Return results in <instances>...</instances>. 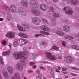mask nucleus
I'll use <instances>...</instances> for the list:
<instances>
[{
  "instance_id": "nucleus-42",
  "label": "nucleus",
  "mask_w": 79,
  "mask_h": 79,
  "mask_svg": "<svg viewBox=\"0 0 79 79\" xmlns=\"http://www.w3.org/2000/svg\"><path fill=\"white\" fill-rule=\"evenodd\" d=\"M42 21L45 23H48V21L45 19H42Z\"/></svg>"
},
{
  "instance_id": "nucleus-3",
  "label": "nucleus",
  "mask_w": 79,
  "mask_h": 79,
  "mask_svg": "<svg viewBox=\"0 0 79 79\" xmlns=\"http://www.w3.org/2000/svg\"><path fill=\"white\" fill-rule=\"evenodd\" d=\"M0 10L2 13L5 15H6L7 13H8L7 15V19L8 21H11L12 20V18L11 16L9 13H10V9L9 8H5V9L2 10L1 8H0Z\"/></svg>"
},
{
  "instance_id": "nucleus-41",
  "label": "nucleus",
  "mask_w": 79,
  "mask_h": 79,
  "mask_svg": "<svg viewBox=\"0 0 79 79\" xmlns=\"http://www.w3.org/2000/svg\"><path fill=\"white\" fill-rule=\"evenodd\" d=\"M40 69L41 70L43 69V70H45V68L43 66H41L40 67Z\"/></svg>"
},
{
  "instance_id": "nucleus-22",
  "label": "nucleus",
  "mask_w": 79,
  "mask_h": 79,
  "mask_svg": "<svg viewBox=\"0 0 79 79\" xmlns=\"http://www.w3.org/2000/svg\"><path fill=\"white\" fill-rule=\"evenodd\" d=\"M61 14L60 13H56L54 12L53 14V16L55 18L59 17L60 16Z\"/></svg>"
},
{
  "instance_id": "nucleus-61",
  "label": "nucleus",
  "mask_w": 79,
  "mask_h": 79,
  "mask_svg": "<svg viewBox=\"0 0 79 79\" xmlns=\"http://www.w3.org/2000/svg\"><path fill=\"white\" fill-rule=\"evenodd\" d=\"M52 77L54 78H55V77H56L54 75H52Z\"/></svg>"
},
{
  "instance_id": "nucleus-28",
  "label": "nucleus",
  "mask_w": 79,
  "mask_h": 79,
  "mask_svg": "<svg viewBox=\"0 0 79 79\" xmlns=\"http://www.w3.org/2000/svg\"><path fill=\"white\" fill-rule=\"evenodd\" d=\"M40 33L44 34V35H50V33H49L47 32H45V31H40Z\"/></svg>"
},
{
  "instance_id": "nucleus-32",
  "label": "nucleus",
  "mask_w": 79,
  "mask_h": 79,
  "mask_svg": "<svg viewBox=\"0 0 79 79\" xmlns=\"http://www.w3.org/2000/svg\"><path fill=\"white\" fill-rule=\"evenodd\" d=\"M35 15L36 16H38L40 15V13L39 12V11L37 10L36 11L35 13Z\"/></svg>"
},
{
  "instance_id": "nucleus-31",
  "label": "nucleus",
  "mask_w": 79,
  "mask_h": 79,
  "mask_svg": "<svg viewBox=\"0 0 79 79\" xmlns=\"http://www.w3.org/2000/svg\"><path fill=\"white\" fill-rule=\"evenodd\" d=\"M76 10L75 11L76 13L77 14H79V7H77L76 8Z\"/></svg>"
},
{
  "instance_id": "nucleus-11",
  "label": "nucleus",
  "mask_w": 79,
  "mask_h": 79,
  "mask_svg": "<svg viewBox=\"0 0 79 79\" xmlns=\"http://www.w3.org/2000/svg\"><path fill=\"white\" fill-rule=\"evenodd\" d=\"M10 9L11 11L13 13H15L17 10L16 6L14 5H12L10 6Z\"/></svg>"
},
{
  "instance_id": "nucleus-38",
  "label": "nucleus",
  "mask_w": 79,
  "mask_h": 79,
  "mask_svg": "<svg viewBox=\"0 0 79 79\" xmlns=\"http://www.w3.org/2000/svg\"><path fill=\"white\" fill-rule=\"evenodd\" d=\"M68 69L67 68H64L62 69V70L63 71H66Z\"/></svg>"
},
{
  "instance_id": "nucleus-33",
  "label": "nucleus",
  "mask_w": 79,
  "mask_h": 79,
  "mask_svg": "<svg viewBox=\"0 0 79 79\" xmlns=\"http://www.w3.org/2000/svg\"><path fill=\"white\" fill-rule=\"evenodd\" d=\"M67 3L71 5H72L73 0H68Z\"/></svg>"
},
{
  "instance_id": "nucleus-21",
  "label": "nucleus",
  "mask_w": 79,
  "mask_h": 79,
  "mask_svg": "<svg viewBox=\"0 0 79 79\" xmlns=\"http://www.w3.org/2000/svg\"><path fill=\"white\" fill-rule=\"evenodd\" d=\"M19 35L20 36L23 38H27V35L24 33H19Z\"/></svg>"
},
{
  "instance_id": "nucleus-19",
  "label": "nucleus",
  "mask_w": 79,
  "mask_h": 79,
  "mask_svg": "<svg viewBox=\"0 0 79 79\" xmlns=\"http://www.w3.org/2000/svg\"><path fill=\"white\" fill-rule=\"evenodd\" d=\"M40 8L42 10L45 11L47 10V6L44 4H42L40 5Z\"/></svg>"
},
{
  "instance_id": "nucleus-49",
  "label": "nucleus",
  "mask_w": 79,
  "mask_h": 79,
  "mask_svg": "<svg viewBox=\"0 0 79 79\" xmlns=\"http://www.w3.org/2000/svg\"><path fill=\"white\" fill-rule=\"evenodd\" d=\"M76 45H73L72 46V48L73 49H76Z\"/></svg>"
},
{
  "instance_id": "nucleus-47",
  "label": "nucleus",
  "mask_w": 79,
  "mask_h": 79,
  "mask_svg": "<svg viewBox=\"0 0 79 79\" xmlns=\"http://www.w3.org/2000/svg\"><path fill=\"white\" fill-rule=\"evenodd\" d=\"M72 69L74 70H79V68H77V67H73L72 68Z\"/></svg>"
},
{
  "instance_id": "nucleus-37",
  "label": "nucleus",
  "mask_w": 79,
  "mask_h": 79,
  "mask_svg": "<svg viewBox=\"0 0 79 79\" xmlns=\"http://www.w3.org/2000/svg\"><path fill=\"white\" fill-rule=\"evenodd\" d=\"M50 10L51 11V12H54V8L52 7H50Z\"/></svg>"
},
{
  "instance_id": "nucleus-40",
  "label": "nucleus",
  "mask_w": 79,
  "mask_h": 79,
  "mask_svg": "<svg viewBox=\"0 0 79 79\" xmlns=\"http://www.w3.org/2000/svg\"><path fill=\"white\" fill-rule=\"evenodd\" d=\"M30 65V66H32L33 65L35 64V63H34V62H30L29 63Z\"/></svg>"
},
{
  "instance_id": "nucleus-60",
  "label": "nucleus",
  "mask_w": 79,
  "mask_h": 79,
  "mask_svg": "<svg viewBox=\"0 0 79 79\" xmlns=\"http://www.w3.org/2000/svg\"><path fill=\"white\" fill-rule=\"evenodd\" d=\"M0 79H2V76L1 75V73H0Z\"/></svg>"
},
{
  "instance_id": "nucleus-34",
  "label": "nucleus",
  "mask_w": 79,
  "mask_h": 79,
  "mask_svg": "<svg viewBox=\"0 0 79 79\" xmlns=\"http://www.w3.org/2000/svg\"><path fill=\"white\" fill-rule=\"evenodd\" d=\"M18 45V44L17 42H15L13 44V46L15 47H16Z\"/></svg>"
},
{
  "instance_id": "nucleus-8",
  "label": "nucleus",
  "mask_w": 79,
  "mask_h": 79,
  "mask_svg": "<svg viewBox=\"0 0 79 79\" xmlns=\"http://www.w3.org/2000/svg\"><path fill=\"white\" fill-rule=\"evenodd\" d=\"M32 22L35 24L38 25L40 24L41 21L39 18L34 17L32 19Z\"/></svg>"
},
{
  "instance_id": "nucleus-53",
  "label": "nucleus",
  "mask_w": 79,
  "mask_h": 79,
  "mask_svg": "<svg viewBox=\"0 0 79 79\" xmlns=\"http://www.w3.org/2000/svg\"><path fill=\"white\" fill-rule=\"evenodd\" d=\"M62 44L64 46H66V44H65L64 42H63V43H62Z\"/></svg>"
},
{
  "instance_id": "nucleus-2",
  "label": "nucleus",
  "mask_w": 79,
  "mask_h": 79,
  "mask_svg": "<svg viewBox=\"0 0 79 79\" xmlns=\"http://www.w3.org/2000/svg\"><path fill=\"white\" fill-rule=\"evenodd\" d=\"M30 4L31 7L34 8L32 9L31 12L33 14H35L37 10L36 8H37L39 7L38 3L35 0H32L30 1Z\"/></svg>"
},
{
  "instance_id": "nucleus-30",
  "label": "nucleus",
  "mask_w": 79,
  "mask_h": 79,
  "mask_svg": "<svg viewBox=\"0 0 79 79\" xmlns=\"http://www.w3.org/2000/svg\"><path fill=\"white\" fill-rule=\"evenodd\" d=\"M59 48L56 46H53L52 48V49H55L57 51H59Z\"/></svg>"
},
{
  "instance_id": "nucleus-26",
  "label": "nucleus",
  "mask_w": 79,
  "mask_h": 79,
  "mask_svg": "<svg viewBox=\"0 0 79 79\" xmlns=\"http://www.w3.org/2000/svg\"><path fill=\"white\" fill-rule=\"evenodd\" d=\"M65 38L68 40H73L74 39V38L73 37L69 35H67L65 37Z\"/></svg>"
},
{
  "instance_id": "nucleus-9",
  "label": "nucleus",
  "mask_w": 79,
  "mask_h": 79,
  "mask_svg": "<svg viewBox=\"0 0 79 79\" xmlns=\"http://www.w3.org/2000/svg\"><path fill=\"white\" fill-rule=\"evenodd\" d=\"M15 34L13 32H10L6 35V37H9V38H11L15 37Z\"/></svg>"
},
{
  "instance_id": "nucleus-12",
  "label": "nucleus",
  "mask_w": 79,
  "mask_h": 79,
  "mask_svg": "<svg viewBox=\"0 0 79 79\" xmlns=\"http://www.w3.org/2000/svg\"><path fill=\"white\" fill-rule=\"evenodd\" d=\"M41 29L42 30L46 31H49L50 30V28H48L47 26H46V25H42L41 26Z\"/></svg>"
},
{
  "instance_id": "nucleus-39",
  "label": "nucleus",
  "mask_w": 79,
  "mask_h": 79,
  "mask_svg": "<svg viewBox=\"0 0 79 79\" xmlns=\"http://www.w3.org/2000/svg\"><path fill=\"white\" fill-rule=\"evenodd\" d=\"M37 56V55L35 54H33V55H32V58H35L36 56Z\"/></svg>"
},
{
  "instance_id": "nucleus-18",
  "label": "nucleus",
  "mask_w": 79,
  "mask_h": 79,
  "mask_svg": "<svg viewBox=\"0 0 79 79\" xmlns=\"http://www.w3.org/2000/svg\"><path fill=\"white\" fill-rule=\"evenodd\" d=\"M63 30L66 32H68L69 31L70 27L68 25H64L63 27Z\"/></svg>"
},
{
  "instance_id": "nucleus-6",
  "label": "nucleus",
  "mask_w": 79,
  "mask_h": 79,
  "mask_svg": "<svg viewBox=\"0 0 79 79\" xmlns=\"http://www.w3.org/2000/svg\"><path fill=\"white\" fill-rule=\"evenodd\" d=\"M45 54L47 55L46 56L47 58L52 60H55L57 58L55 55L52 56V54L50 52H46Z\"/></svg>"
},
{
  "instance_id": "nucleus-24",
  "label": "nucleus",
  "mask_w": 79,
  "mask_h": 79,
  "mask_svg": "<svg viewBox=\"0 0 79 79\" xmlns=\"http://www.w3.org/2000/svg\"><path fill=\"white\" fill-rule=\"evenodd\" d=\"M11 51H8L6 52H4L3 53L2 55L3 56H6L7 55H10V52Z\"/></svg>"
},
{
  "instance_id": "nucleus-23",
  "label": "nucleus",
  "mask_w": 79,
  "mask_h": 79,
  "mask_svg": "<svg viewBox=\"0 0 79 79\" xmlns=\"http://www.w3.org/2000/svg\"><path fill=\"white\" fill-rule=\"evenodd\" d=\"M56 33L57 35H64V33L63 32L59 30H57L56 31Z\"/></svg>"
},
{
  "instance_id": "nucleus-29",
  "label": "nucleus",
  "mask_w": 79,
  "mask_h": 79,
  "mask_svg": "<svg viewBox=\"0 0 79 79\" xmlns=\"http://www.w3.org/2000/svg\"><path fill=\"white\" fill-rule=\"evenodd\" d=\"M51 24L53 26H55L56 25V23L54 20H52L51 22Z\"/></svg>"
},
{
  "instance_id": "nucleus-63",
  "label": "nucleus",
  "mask_w": 79,
  "mask_h": 79,
  "mask_svg": "<svg viewBox=\"0 0 79 79\" xmlns=\"http://www.w3.org/2000/svg\"><path fill=\"white\" fill-rule=\"evenodd\" d=\"M44 63H45V64L48 63V62H47V61H45V62H44Z\"/></svg>"
},
{
  "instance_id": "nucleus-43",
  "label": "nucleus",
  "mask_w": 79,
  "mask_h": 79,
  "mask_svg": "<svg viewBox=\"0 0 79 79\" xmlns=\"http://www.w3.org/2000/svg\"><path fill=\"white\" fill-rule=\"evenodd\" d=\"M71 74L73 76H77L76 74L74 73H71Z\"/></svg>"
},
{
  "instance_id": "nucleus-55",
  "label": "nucleus",
  "mask_w": 79,
  "mask_h": 79,
  "mask_svg": "<svg viewBox=\"0 0 79 79\" xmlns=\"http://www.w3.org/2000/svg\"><path fill=\"white\" fill-rule=\"evenodd\" d=\"M40 79H47L46 77H43V78H41Z\"/></svg>"
},
{
  "instance_id": "nucleus-14",
  "label": "nucleus",
  "mask_w": 79,
  "mask_h": 79,
  "mask_svg": "<svg viewBox=\"0 0 79 79\" xmlns=\"http://www.w3.org/2000/svg\"><path fill=\"white\" fill-rule=\"evenodd\" d=\"M20 3L22 6L27 7L28 5V2L26 0H21Z\"/></svg>"
},
{
  "instance_id": "nucleus-36",
  "label": "nucleus",
  "mask_w": 79,
  "mask_h": 79,
  "mask_svg": "<svg viewBox=\"0 0 79 79\" xmlns=\"http://www.w3.org/2000/svg\"><path fill=\"white\" fill-rule=\"evenodd\" d=\"M40 35H41V36H44V35H42V34H36L35 35V37H37Z\"/></svg>"
},
{
  "instance_id": "nucleus-5",
  "label": "nucleus",
  "mask_w": 79,
  "mask_h": 79,
  "mask_svg": "<svg viewBox=\"0 0 79 79\" xmlns=\"http://www.w3.org/2000/svg\"><path fill=\"white\" fill-rule=\"evenodd\" d=\"M63 10L67 14L69 15H72L73 13V10L69 6H66L64 7Z\"/></svg>"
},
{
  "instance_id": "nucleus-46",
  "label": "nucleus",
  "mask_w": 79,
  "mask_h": 79,
  "mask_svg": "<svg viewBox=\"0 0 79 79\" xmlns=\"http://www.w3.org/2000/svg\"><path fill=\"white\" fill-rule=\"evenodd\" d=\"M75 49L77 50H79V46L77 45H76V48Z\"/></svg>"
},
{
  "instance_id": "nucleus-62",
  "label": "nucleus",
  "mask_w": 79,
  "mask_h": 79,
  "mask_svg": "<svg viewBox=\"0 0 79 79\" xmlns=\"http://www.w3.org/2000/svg\"><path fill=\"white\" fill-rule=\"evenodd\" d=\"M58 58L59 59H61V58H62V57L61 56H59L58 57Z\"/></svg>"
},
{
  "instance_id": "nucleus-10",
  "label": "nucleus",
  "mask_w": 79,
  "mask_h": 79,
  "mask_svg": "<svg viewBox=\"0 0 79 79\" xmlns=\"http://www.w3.org/2000/svg\"><path fill=\"white\" fill-rule=\"evenodd\" d=\"M74 60L73 57L70 56H67L66 59V61L67 63H72L74 62Z\"/></svg>"
},
{
  "instance_id": "nucleus-4",
  "label": "nucleus",
  "mask_w": 79,
  "mask_h": 79,
  "mask_svg": "<svg viewBox=\"0 0 79 79\" xmlns=\"http://www.w3.org/2000/svg\"><path fill=\"white\" fill-rule=\"evenodd\" d=\"M17 27L19 30L21 31H26L25 29H28L30 27L28 25H26L24 23H22L21 26H19V25H17Z\"/></svg>"
},
{
  "instance_id": "nucleus-13",
  "label": "nucleus",
  "mask_w": 79,
  "mask_h": 79,
  "mask_svg": "<svg viewBox=\"0 0 79 79\" xmlns=\"http://www.w3.org/2000/svg\"><path fill=\"white\" fill-rule=\"evenodd\" d=\"M14 77L12 76L11 79H21V77L18 73H15L14 75Z\"/></svg>"
},
{
  "instance_id": "nucleus-50",
  "label": "nucleus",
  "mask_w": 79,
  "mask_h": 79,
  "mask_svg": "<svg viewBox=\"0 0 79 79\" xmlns=\"http://www.w3.org/2000/svg\"><path fill=\"white\" fill-rule=\"evenodd\" d=\"M38 77H42V75L40 73V74H38Z\"/></svg>"
},
{
  "instance_id": "nucleus-48",
  "label": "nucleus",
  "mask_w": 79,
  "mask_h": 79,
  "mask_svg": "<svg viewBox=\"0 0 79 79\" xmlns=\"http://www.w3.org/2000/svg\"><path fill=\"white\" fill-rule=\"evenodd\" d=\"M33 71L32 70H30L28 71V73L29 74H30L31 73H33Z\"/></svg>"
},
{
  "instance_id": "nucleus-45",
  "label": "nucleus",
  "mask_w": 79,
  "mask_h": 79,
  "mask_svg": "<svg viewBox=\"0 0 79 79\" xmlns=\"http://www.w3.org/2000/svg\"><path fill=\"white\" fill-rule=\"evenodd\" d=\"M67 21V19L65 18H64L63 19V21L64 22H66Z\"/></svg>"
},
{
  "instance_id": "nucleus-52",
  "label": "nucleus",
  "mask_w": 79,
  "mask_h": 79,
  "mask_svg": "<svg viewBox=\"0 0 79 79\" xmlns=\"http://www.w3.org/2000/svg\"><path fill=\"white\" fill-rule=\"evenodd\" d=\"M53 2H59V0H53Z\"/></svg>"
},
{
  "instance_id": "nucleus-58",
  "label": "nucleus",
  "mask_w": 79,
  "mask_h": 79,
  "mask_svg": "<svg viewBox=\"0 0 79 79\" xmlns=\"http://www.w3.org/2000/svg\"><path fill=\"white\" fill-rule=\"evenodd\" d=\"M3 20V19L2 18H0V21H2Z\"/></svg>"
},
{
  "instance_id": "nucleus-27",
  "label": "nucleus",
  "mask_w": 79,
  "mask_h": 79,
  "mask_svg": "<svg viewBox=\"0 0 79 79\" xmlns=\"http://www.w3.org/2000/svg\"><path fill=\"white\" fill-rule=\"evenodd\" d=\"M0 62L2 65H4V62L3 60V58L2 56L0 57Z\"/></svg>"
},
{
  "instance_id": "nucleus-51",
  "label": "nucleus",
  "mask_w": 79,
  "mask_h": 79,
  "mask_svg": "<svg viewBox=\"0 0 79 79\" xmlns=\"http://www.w3.org/2000/svg\"><path fill=\"white\" fill-rule=\"evenodd\" d=\"M56 72H57L58 73H60V71L58 69H56Z\"/></svg>"
},
{
  "instance_id": "nucleus-20",
  "label": "nucleus",
  "mask_w": 79,
  "mask_h": 79,
  "mask_svg": "<svg viewBox=\"0 0 79 79\" xmlns=\"http://www.w3.org/2000/svg\"><path fill=\"white\" fill-rule=\"evenodd\" d=\"M7 70L9 73L12 74L13 73V67L11 66H8L7 68Z\"/></svg>"
},
{
  "instance_id": "nucleus-44",
  "label": "nucleus",
  "mask_w": 79,
  "mask_h": 79,
  "mask_svg": "<svg viewBox=\"0 0 79 79\" xmlns=\"http://www.w3.org/2000/svg\"><path fill=\"white\" fill-rule=\"evenodd\" d=\"M36 72L38 74H40V71L39 69H38L36 71Z\"/></svg>"
},
{
  "instance_id": "nucleus-1",
  "label": "nucleus",
  "mask_w": 79,
  "mask_h": 79,
  "mask_svg": "<svg viewBox=\"0 0 79 79\" xmlns=\"http://www.w3.org/2000/svg\"><path fill=\"white\" fill-rule=\"evenodd\" d=\"M13 56L14 58L16 59V60H18L22 58L21 61H23V63H25V61L23 60H25V59L27 58L28 56V53L27 52H23L18 53L16 52H15L13 53Z\"/></svg>"
},
{
  "instance_id": "nucleus-7",
  "label": "nucleus",
  "mask_w": 79,
  "mask_h": 79,
  "mask_svg": "<svg viewBox=\"0 0 79 79\" xmlns=\"http://www.w3.org/2000/svg\"><path fill=\"white\" fill-rule=\"evenodd\" d=\"M18 11L19 14L22 16H25L27 14V12L26 10L24 11V9L22 7H19L18 9Z\"/></svg>"
},
{
  "instance_id": "nucleus-59",
  "label": "nucleus",
  "mask_w": 79,
  "mask_h": 79,
  "mask_svg": "<svg viewBox=\"0 0 79 79\" xmlns=\"http://www.w3.org/2000/svg\"><path fill=\"white\" fill-rule=\"evenodd\" d=\"M64 77H65V78H69V77L66 75H65Z\"/></svg>"
},
{
  "instance_id": "nucleus-56",
  "label": "nucleus",
  "mask_w": 79,
  "mask_h": 79,
  "mask_svg": "<svg viewBox=\"0 0 79 79\" xmlns=\"http://www.w3.org/2000/svg\"><path fill=\"white\" fill-rule=\"evenodd\" d=\"M63 73L64 74H67L68 73L67 72H63Z\"/></svg>"
},
{
  "instance_id": "nucleus-25",
  "label": "nucleus",
  "mask_w": 79,
  "mask_h": 79,
  "mask_svg": "<svg viewBox=\"0 0 79 79\" xmlns=\"http://www.w3.org/2000/svg\"><path fill=\"white\" fill-rule=\"evenodd\" d=\"M78 4V1L77 0H72V5H77Z\"/></svg>"
},
{
  "instance_id": "nucleus-15",
  "label": "nucleus",
  "mask_w": 79,
  "mask_h": 79,
  "mask_svg": "<svg viewBox=\"0 0 79 79\" xmlns=\"http://www.w3.org/2000/svg\"><path fill=\"white\" fill-rule=\"evenodd\" d=\"M4 77L6 79L10 78V75L8 74V73L6 71L3 70L2 71Z\"/></svg>"
},
{
  "instance_id": "nucleus-54",
  "label": "nucleus",
  "mask_w": 79,
  "mask_h": 79,
  "mask_svg": "<svg viewBox=\"0 0 79 79\" xmlns=\"http://www.w3.org/2000/svg\"><path fill=\"white\" fill-rule=\"evenodd\" d=\"M54 74V72H50V74L51 75H52Z\"/></svg>"
},
{
  "instance_id": "nucleus-64",
  "label": "nucleus",
  "mask_w": 79,
  "mask_h": 79,
  "mask_svg": "<svg viewBox=\"0 0 79 79\" xmlns=\"http://www.w3.org/2000/svg\"><path fill=\"white\" fill-rule=\"evenodd\" d=\"M24 79H27V78L26 77H24Z\"/></svg>"
},
{
  "instance_id": "nucleus-16",
  "label": "nucleus",
  "mask_w": 79,
  "mask_h": 79,
  "mask_svg": "<svg viewBox=\"0 0 79 79\" xmlns=\"http://www.w3.org/2000/svg\"><path fill=\"white\" fill-rule=\"evenodd\" d=\"M18 41L19 42V43H20L21 42V44L22 45H23L25 44H27L28 43V41L26 40H24L22 38L20 39L19 40H18Z\"/></svg>"
},
{
  "instance_id": "nucleus-35",
  "label": "nucleus",
  "mask_w": 79,
  "mask_h": 79,
  "mask_svg": "<svg viewBox=\"0 0 79 79\" xmlns=\"http://www.w3.org/2000/svg\"><path fill=\"white\" fill-rule=\"evenodd\" d=\"M6 41L5 40H3L2 42V44L3 45H6Z\"/></svg>"
},
{
  "instance_id": "nucleus-57",
  "label": "nucleus",
  "mask_w": 79,
  "mask_h": 79,
  "mask_svg": "<svg viewBox=\"0 0 79 79\" xmlns=\"http://www.w3.org/2000/svg\"><path fill=\"white\" fill-rule=\"evenodd\" d=\"M76 55L77 56H79V53L78 52L76 54Z\"/></svg>"
},
{
  "instance_id": "nucleus-17",
  "label": "nucleus",
  "mask_w": 79,
  "mask_h": 79,
  "mask_svg": "<svg viewBox=\"0 0 79 79\" xmlns=\"http://www.w3.org/2000/svg\"><path fill=\"white\" fill-rule=\"evenodd\" d=\"M16 67L20 71H22L23 70V66L20 63H18L16 65Z\"/></svg>"
}]
</instances>
